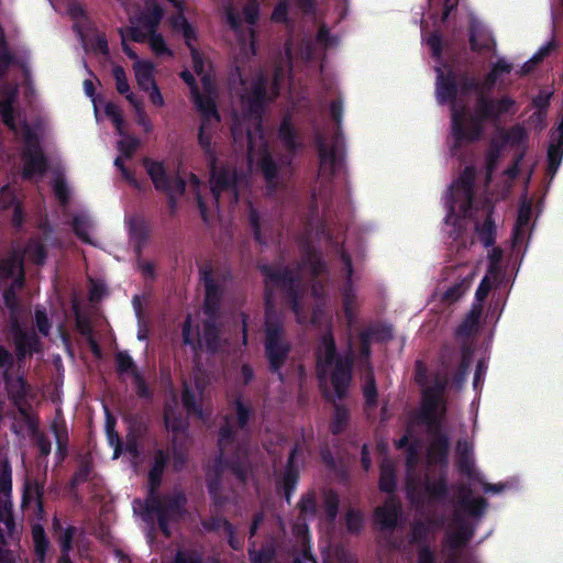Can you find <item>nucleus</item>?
<instances>
[{
    "instance_id": "obj_1",
    "label": "nucleus",
    "mask_w": 563,
    "mask_h": 563,
    "mask_svg": "<svg viewBox=\"0 0 563 563\" xmlns=\"http://www.w3.org/2000/svg\"><path fill=\"white\" fill-rule=\"evenodd\" d=\"M290 48L286 47V57L275 69L273 84L267 87L262 75H257L250 82L241 79L243 92L241 95L242 114L235 115L232 134L235 142L244 136L247 141L249 162L251 168L258 167L268 184L279 179V168L272 162L266 151V141L260 125V112L265 102L277 97L279 88L284 87L289 78Z\"/></svg>"
},
{
    "instance_id": "obj_2",
    "label": "nucleus",
    "mask_w": 563,
    "mask_h": 563,
    "mask_svg": "<svg viewBox=\"0 0 563 563\" xmlns=\"http://www.w3.org/2000/svg\"><path fill=\"white\" fill-rule=\"evenodd\" d=\"M144 166L154 186L168 192L172 198L177 194L192 196L205 221L212 220L220 214L221 210L230 209L238 201L239 195L246 184L244 177H238L235 173H231L227 168H218L212 157L210 158V192H205L206 187L194 175L187 181L176 180L172 183L163 163L145 159Z\"/></svg>"
},
{
    "instance_id": "obj_3",
    "label": "nucleus",
    "mask_w": 563,
    "mask_h": 563,
    "mask_svg": "<svg viewBox=\"0 0 563 563\" xmlns=\"http://www.w3.org/2000/svg\"><path fill=\"white\" fill-rule=\"evenodd\" d=\"M437 80V97L440 102L451 99L452 108V132L459 142H472L479 137L483 132V123L487 120L500 118L506 114H512L517 108L515 101L510 98H503L496 102L487 103L475 89L473 92H466L457 98V91L454 87L451 76L444 77L439 67Z\"/></svg>"
},
{
    "instance_id": "obj_4",
    "label": "nucleus",
    "mask_w": 563,
    "mask_h": 563,
    "mask_svg": "<svg viewBox=\"0 0 563 563\" xmlns=\"http://www.w3.org/2000/svg\"><path fill=\"white\" fill-rule=\"evenodd\" d=\"M474 175L473 168H466L461 178L451 186L448 195L444 197L448 208L445 223L462 230L465 227V221L472 219L474 214L483 217V224L481 227L476 224V234L485 246H489L494 241V225L489 218L488 206H484L482 209H474L472 206Z\"/></svg>"
},
{
    "instance_id": "obj_5",
    "label": "nucleus",
    "mask_w": 563,
    "mask_h": 563,
    "mask_svg": "<svg viewBox=\"0 0 563 563\" xmlns=\"http://www.w3.org/2000/svg\"><path fill=\"white\" fill-rule=\"evenodd\" d=\"M13 99L14 91L12 89H0V113L2 114L3 123L24 140L26 150L23 154V176L31 178L42 175L45 169V162L37 146L40 128L31 129V126L21 119L20 113L16 114L15 121L11 108Z\"/></svg>"
},
{
    "instance_id": "obj_6",
    "label": "nucleus",
    "mask_w": 563,
    "mask_h": 563,
    "mask_svg": "<svg viewBox=\"0 0 563 563\" xmlns=\"http://www.w3.org/2000/svg\"><path fill=\"white\" fill-rule=\"evenodd\" d=\"M144 10L140 13H130V26L121 30L122 46L126 45L128 38L135 42L147 41L148 46L155 55L172 56L173 52L167 46L165 38L156 31L163 18V10L156 0H143Z\"/></svg>"
},
{
    "instance_id": "obj_7",
    "label": "nucleus",
    "mask_w": 563,
    "mask_h": 563,
    "mask_svg": "<svg viewBox=\"0 0 563 563\" xmlns=\"http://www.w3.org/2000/svg\"><path fill=\"white\" fill-rule=\"evenodd\" d=\"M527 132L516 125L510 130H501L493 137L485 157L487 178L490 179L493 172L501 157L508 153H514L511 164L503 172L504 184H508L518 174V166L521 163L526 150Z\"/></svg>"
},
{
    "instance_id": "obj_8",
    "label": "nucleus",
    "mask_w": 563,
    "mask_h": 563,
    "mask_svg": "<svg viewBox=\"0 0 563 563\" xmlns=\"http://www.w3.org/2000/svg\"><path fill=\"white\" fill-rule=\"evenodd\" d=\"M163 465L164 457L161 454L156 459V463L150 472L151 494L145 503L135 501L133 510L146 521L152 520L154 515L157 516L162 530L165 534H169L167 522L169 520H175L180 516L185 498L180 493H176L173 497L165 500H159L154 495L153 490L154 487L158 485Z\"/></svg>"
},
{
    "instance_id": "obj_9",
    "label": "nucleus",
    "mask_w": 563,
    "mask_h": 563,
    "mask_svg": "<svg viewBox=\"0 0 563 563\" xmlns=\"http://www.w3.org/2000/svg\"><path fill=\"white\" fill-rule=\"evenodd\" d=\"M317 366L321 384L325 391L338 397L344 395L350 383L349 363L334 356V345L331 336H325L317 351Z\"/></svg>"
},
{
    "instance_id": "obj_10",
    "label": "nucleus",
    "mask_w": 563,
    "mask_h": 563,
    "mask_svg": "<svg viewBox=\"0 0 563 563\" xmlns=\"http://www.w3.org/2000/svg\"><path fill=\"white\" fill-rule=\"evenodd\" d=\"M483 508V500L474 498L471 494V489H460L454 519L448 534V541L452 547H459L471 538L472 530L470 519L478 516Z\"/></svg>"
},
{
    "instance_id": "obj_11",
    "label": "nucleus",
    "mask_w": 563,
    "mask_h": 563,
    "mask_svg": "<svg viewBox=\"0 0 563 563\" xmlns=\"http://www.w3.org/2000/svg\"><path fill=\"white\" fill-rule=\"evenodd\" d=\"M257 18L258 7L255 3H251L244 10V19L249 24L245 29H243L241 18L232 9H229L227 12V20L236 42L235 49L243 58L255 54L254 30L252 25L256 22Z\"/></svg>"
},
{
    "instance_id": "obj_12",
    "label": "nucleus",
    "mask_w": 563,
    "mask_h": 563,
    "mask_svg": "<svg viewBox=\"0 0 563 563\" xmlns=\"http://www.w3.org/2000/svg\"><path fill=\"white\" fill-rule=\"evenodd\" d=\"M34 263L44 260V251L40 243L32 242L23 252L14 251L11 258L0 264V288L20 287L23 282V257Z\"/></svg>"
},
{
    "instance_id": "obj_13",
    "label": "nucleus",
    "mask_w": 563,
    "mask_h": 563,
    "mask_svg": "<svg viewBox=\"0 0 563 563\" xmlns=\"http://www.w3.org/2000/svg\"><path fill=\"white\" fill-rule=\"evenodd\" d=\"M11 489V471L4 460H0V492L3 497L0 498V562L9 563V558L3 551V544L5 543V537H11L13 533V521L10 515V503L8 499V493Z\"/></svg>"
},
{
    "instance_id": "obj_14",
    "label": "nucleus",
    "mask_w": 563,
    "mask_h": 563,
    "mask_svg": "<svg viewBox=\"0 0 563 563\" xmlns=\"http://www.w3.org/2000/svg\"><path fill=\"white\" fill-rule=\"evenodd\" d=\"M218 336V329L213 323L209 321L206 322L203 334L200 333L199 330V318L194 316H188L184 327H183V341L185 344L192 347V350L197 349H207L213 351L217 349L216 339Z\"/></svg>"
},
{
    "instance_id": "obj_15",
    "label": "nucleus",
    "mask_w": 563,
    "mask_h": 563,
    "mask_svg": "<svg viewBox=\"0 0 563 563\" xmlns=\"http://www.w3.org/2000/svg\"><path fill=\"white\" fill-rule=\"evenodd\" d=\"M342 141L339 136L333 142L319 140L320 170L323 175H332L341 166Z\"/></svg>"
},
{
    "instance_id": "obj_16",
    "label": "nucleus",
    "mask_w": 563,
    "mask_h": 563,
    "mask_svg": "<svg viewBox=\"0 0 563 563\" xmlns=\"http://www.w3.org/2000/svg\"><path fill=\"white\" fill-rule=\"evenodd\" d=\"M124 53L133 59L132 69L135 81L141 90L156 84L155 65L148 59L140 58L128 45L123 46Z\"/></svg>"
},
{
    "instance_id": "obj_17",
    "label": "nucleus",
    "mask_w": 563,
    "mask_h": 563,
    "mask_svg": "<svg viewBox=\"0 0 563 563\" xmlns=\"http://www.w3.org/2000/svg\"><path fill=\"white\" fill-rule=\"evenodd\" d=\"M278 327L273 324L267 316L266 320V353L271 365L277 369L283 363L288 346L280 341Z\"/></svg>"
},
{
    "instance_id": "obj_18",
    "label": "nucleus",
    "mask_w": 563,
    "mask_h": 563,
    "mask_svg": "<svg viewBox=\"0 0 563 563\" xmlns=\"http://www.w3.org/2000/svg\"><path fill=\"white\" fill-rule=\"evenodd\" d=\"M120 135V140L118 141V151L120 155L115 158L114 165L120 169L122 177L129 181L130 184L136 186L137 183L131 173L125 166H124V159L129 158L133 152L139 146V139L132 135H129L125 133V129L123 130L122 134Z\"/></svg>"
},
{
    "instance_id": "obj_19",
    "label": "nucleus",
    "mask_w": 563,
    "mask_h": 563,
    "mask_svg": "<svg viewBox=\"0 0 563 563\" xmlns=\"http://www.w3.org/2000/svg\"><path fill=\"white\" fill-rule=\"evenodd\" d=\"M92 104L96 120L100 122L103 119H109L114 125L118 134H122L126 122L120 107L113 102L103 101L102 99H92Z\"/></svg>"
},
{
    "instance_id": "obj_20",
    "label": "nucleus",
    "mask_w": 563,
    "mask_h": 563,
    "mask_svg": "<svg viewBox=\"0 0 563 563\" xmlns=\"http://www.w3.org/2000/svg\"><path fill=\"white\" fill-rule=\"evenodd\" d=\"M457 453L461 457V467L464 472H466L470 475L473 482L472 485L475 486L476 482H478V484L483 485V488L486 493H498L503 489V485L492 486L486 485L482 482L479 475L475 472L473 461L471 459L472 445L468 442H460L457 444Z\"/></svg>"
},
{
    "instance_id": "obj_21",
    "label": "nucleus",
    "mask_w": 563,
    "mask_h": 563,
    "mask_svg": "<svg viewBox=\"0 0 563 563\" xmlns=\"http://www.w3.org/2000/svg\"><path fill=\"white\" fill-rule=\"evenodd\" d=\"M444 492V483L442 478H439L437 482L427 481L422 485H415L409 483L408 485V495L412 499V501L422 503L424 500H430L437 497H441Z\"/></svg>"
},
{
    "instance_id": "obj_22",
    "label": "nucleus",
    "mask_w": 563,
    "mask_h": 563,
    "mask_svg": "<svg viewBox=\"0 0 563 563\" xmlns=\"http://www.w3.org/2000/svg\"><path fill=\"white\" fill-rule=\"evenodd\" d=\"M445 406L439 394L424 391L422 404V419L428 424H433L444 413Z\"/></svg>"
},
{
    "instance_id": "obj_23",
    "label": "nucleus",
    "mask_w": 563,
    "mask_h": 563,
    "mask_svg": "<svg viewBox=\"0 0 563 563\" xmlns=\"http://www.w3.org/2000/svg\"><path fill=\"white\" fill-rule=\"evenodd\" d=\"M164 417L166 429L168 431L179 432L185 429L186 422L181 417L180 406L175 395L166 401Z\"/></svg>"
},
{
    "instance_id": "obj_24",
    "label": "nucleus",
    "mask_w": 563,
    "mask_h": 563,
    "mask_svg": "<svg viewBox=\"0 0 563 563\" xmlns=\"http://www.w3.org/2000/svg\"><path fill=\"white\" fill-rule=\"evenodd\" d=\"M398 512H399V505L398 503L393 498L389 497L383 507H379L376 510L375 518L377 523L382 528H391L396 525V521L398 519Z\"/></svg>"
},
{
    "instance_id": "obj_25",
    "label": "nucleus",
    "mask_w": 563,
    "mask_h": 563,
    "mask_svg": "<svg viewBox=\"0 0 563 563\" xmlns=\"http://www.w3.org/2000/svg\"><path fill=\"white\" fill-rule=\"evenodd\" d=\"M471 45L473 49L489 48L494 45L490 34L481 26L473 15H470Z\"/></svg>"
},
{
    "instance_id": "obj_26",
    "label": "nucleus",
    "mask_w": 563,
    "mask_h": 563,
    "mask_svg": "<svg viewBox=\"0 0 563 563\" xmlns=\"http://www.w3.org/2000/svg\"><path fill=\"white\" fill-rule=\"evenodd\" d=\"M129 103L131 104L134 112V121L145 133H151L153 131V123L150 119L145 104L141 97L139 96H129Z\"/></svg>"
},
{
    "instance_id": "obj_27",
    "label": "nucleus",
    "mask_w": 563,
    "mask_h": 563,
    "mask_svg": "<svg viewBox=\"0 0 563 563\" xmlns=\"http://www.w3.org/2000/svg\"><path fill=\"white\" fill-rule=\"evenodd\" d=\"M201 400L202 393L200 390V387L196 384L194 388L189 384H186L183 394V401L184 406L187 408V411L189 413H196L198 416H201Z\"/></svg>"
},
{
    "instance_id": "obj_28",
    "label": "nucleus",
    "mask_w": 563,
    "mask_h": 563,
    "mask_svg": "<svg viewBox=\"0 0 563 563\" xmlns=\"http://www.w3.org/2000/svg\"><path fill=\"white\" fill-rule=\"evenodd\" d=\"M531 219V203H523L518 212L517 223L515 228V241L516 243L522 241L530 228Z\"/></svg>"
},
{
    "instance_id": "obj_29",
    "label": "nucleus",
    "mask_w": 563,
    "mask_h": 563,
    "mask_svg": "<svg viewBox=\"0 0 563 563\" xmlns=\"http://www.w3.org/2000/svg\"><path fill=\"white\" fill-rule=\"evenodd\" d=\"M14 341L19 355L24 356L32 353L36 347V339L33 334L22 332L20 329L15 330Z\"/></svg>"
},
{
    "instance_id": "obj_30",
    "label": "nucleus",
    "mask_w": 563,
    "mask_h": 563,
    "mask_svg": "<svg viewBox=\"0 0 563 563\" xmlns=\"http://www.w3.org/2000/svg\"><path fill=\"white\" fill-rule=\"evenodd\" d=\"M74 230L76 235L84 242L92 243L90 231L91 222L85 213H80L74 218Z\"/></svg>"
},
{
    "instance_id": "obj_31",
    "label": "nucleus",
    "mask_w": 563,
    "mask_h": 563,
    "mask_svg": "<svg viewBox=\"0 0 563 563\" xmlns=\"http://www.w3.org/2000/svg\"><path fill=\"white\" fill-rule=\"evenodd\" d=\"M112 75L115 81V88L119 93L123 95L125 99L129 101V96H137L133 91H131L126 74L121 66H114L112 69Z\"/></svg>"
},
{
    "instance_id": "obj_32",
    "label": "nucleus",
    "mask_w": 563,
    "mask_h": 563,
    "mask_svg": "<svg viewBox=\"0 0 563 563\" xmlns=\"http://www.w3.org/2000/svg\"><path fill=\"white\" fill-rule=\"evenodd\" d=\"M448 451L446 440L439 438L434 440V442L430 445L428 451V460L430 463L441 462Z\"/></svg>"
},
{
    "instance_id": "obj_33",
    "label": "nucleus",
    "mask_w": 563,
    "mask_h": 563,
    "mask_svg": "<svg viewBox=\"0 0 563 563\" xmlns=\"http://www.w3.org/2000/svg\"><path fill=\"white\" fill-rule=\"evenodd\" d=\"M554 48V42L550 41L547 44L542 45L538 52L528 60L522 67L520 73L527 74L529 73L532 67L537 64H539L549 53Z\"/></svg>"
},
{
    "instance_id": "obj_34",
    "label": "nucleus",
    "mask_w": 563,
    "mask_h": 563,
    "mask_svg": "<svg viewBox=\"0 0 563 563\" xmlns=\"http://www.w3.org/2000/svg\"><path fill=\"white\" fill-rule=\"evenodd\" d=\"M33 540L35 544V552L38 561L43 563L45 551L47 549V542L45 540L44 530L41 526L35 525L32 530Z\"/></svg>"
},
{
    "instance_id": "obj_35",
    "label": "nucleus",
    "mask_w": 563,
    "mask_h": 563,
    "mask_svg": "<svg viewBox=\"0 0 563 563\" xmlns=\"http://www.w3.org/2000/svg\"><path fill=\"white\" fill-rule=\"evenodd\" d=\"M473 276H474V272L472 269H470V272L466 274L465 278L463 279V282L460 285H457L453 288H450L444 292L443 299L446 301H454L457 298H460L462 296V294L466 290L468 285L471 284V279L473 278Z\"/></svg>"
},
{
    "instance_id": "obj_36",
    "label": "nucleus",
    "mask_w": 563,
    "mask_h": 563,
    "mask_svg": "<svg viewBox=\"0 0 563 563\" xmlns=\"http://www.w3.org/2000/svg\"><path fill=\"white\" fill-rule=\"evenodd\" d=\"M117 362H118V368L122 374L131 373L135 383L140 382V377H139V374L135 372L132 358L126 353H123V352L118 353Z\"/></svg>"
},
{
    "instance_id": "obj_37",
    "label": "nucleus",
    "mask_w": 563,
    "mask_h": 563,
    "mask_svg": "<svg viewBox=\"0 0 563 563\" xmlns=\"http://www.w3.org/2000/svg\"><path fill=\"white\" fill-rule=\"evenodd\" d=\"M379 486L385 492H391L395 487L394 470L387 463L382 465Z\"/></svg>"
},
{
    "instance_id": "obj_38",
    "label": "nucleus",
    "mask_w": 563,
    "mask_h": 563,
    "mask_svg": "<svg viewBox=\"0 0 563 563\" xmlns=\"http://www.w3.org/2000/svg\"><path fill=\"white\" fill-rule=\"evenodd\" d=\"M548 98H549V96L540 97L537 100H534V102H533L534 107L537 108V112L531 118L530 124H534L536 128H538V126L542 128L544 124L545 117H544L543 108L548 103Z\"/></svg>"
},
{
    "instance_id": "obj_39",
    "label": "nucleus",
    "mask_w": 563,
    "mask_h": 563,
    "mask_svg": "<svg viewBox=\"0 0 563 563\" xmlns=\"http://www.w3.org/2000/svg\"><path fill=\"white\" fill-rule=\"evenodd\" d=\"M510 69H511V67L508 63H506L505 60H499L498 63H496V65L493 67L492 71L489 73L487 80H486V85L487 86L494 85L495 82L498 81L499 77L503 74L509 73Z\"/></svg>"
},
{
    "instance_id": "obj_40",
    "label": "nucleus",
    "mask_w": 563,
    "mask_h": 563,
    "mask_svg": "<svg viewBox=\"0 0 563 563\" xmlns=\"http://www.w3.org/2000/svg\"><path fill=\"white\" fill-rule=\"evenodd\" d=\"M106 430L109 444L114 448L113 459H117L120 454H122V449L120 445L119 437L113 431V421L110 418L107 420Z\"/></svg>"
},
{
    "instance_id": "obj_41",
    "label": "nucleus",
    "mask_w": 563,
    "mask_h": 563,
    "mask_svg": "<svg viewBox=\"0 0 563 563\" xmlns=\"http://www.w3.org/2000/svg\"><path fill=\"white\" fill-rule=\"evenodd\" d=\"M142 91L147 93L148 100L152 103V106L156 108H163L165 106V100L161 92V89L157 86V82L152 86H148L147 88H144Z\"/></svg>"
},
{
    "instance_id": "obj_42",
    "label": "nucleus",
    "mask_w": 563,
    "mask_h": 563,
    "mask_svg": "<svg viewBox=\"0 0 563 563\" xmlns=\"http://www.w3.org/2000/svg\"><path fill=\"white\" fill-rule=\"evenodd\" d=\"M279 137L289 147L295 145L294 142V126L289 120H285L279 129Z\"/></svg>"
},
{
    "instance_id": "obj_43",
    "label": "nucleus",
    "mask_w": 563,
    "mask_h": 563,
    "mask_svg": "<svg viewBox=\"0 0 563 563\" xmlns=\"http://www.w3.org/2000/svg\"><path fill=\"white\" fill-rule=\"evenodd\" d=\"M291 2L292 0H280L273 11L272 20L277 23L285 22L287 20V11Z\"/></svg>"
},
{
    "instance_id": "obj_44",
    "label": "nucleus",
    "mask_w": 563,
    "mask_h": 563,
    "mask_svg": "<svg viewBox=\"0 0 563 563\" xmlns=\"http://www.w3.org/2000/svg\"><path fill=\"white\" fill-rule=\"evenodd\" d=\"M76 532L75 528H66L59 534L60 545L64 552L69 551L70 541Z\"/></svg>"
},
{
    "instance_id": "obj_45",
    "label": "nucleus",
    "mask_w": 563,
    "mask_h": 563,
    "mask_svg": "<svg viewBox=\"0 0 563 563\" xmlns=\"http://www.w3.org/2000/svg\"><path fill=\"white\" fill-rule=\"evenodd\" d=\"M35 320H36V325H37L38 330L44 335H47L48 334V330H49V325L47 323V318H46L45 311L41 310V309H36L35 310Z\"/></svg>"
},
{
    "instance_id": "obj_46",
    "label": "nucleus",
    "mask_w": 563,
    "mask_h": 563,
    "mask_svg": "<svg viewBox=\"0 0 563 563\" xmlns=\"http://www.w3.org/2000/svg\"><path fill=\"white\" fill-rule=\"evenodd\" d=\"M346 523H347V528L351 531H356V530H358V528L362 525V516L360 515V512L351 510L347 514Z\"/></svg>"
},
{
    "instance_id": "obj_47",
    "label": "nucleus",
    "mask_w": 563,
    "mask_h": 563,
    "mask_svg": "<svg viewBox=\"0 0 563 563\" xmlns=\"http://www.w3.org/2000/svg\"><path fill=\"white\" fill-rule=\"evenodd\" d=\"M235 411L238 415L239 424L241 427L244 426L249 418V412H250L249 407L246 405H244L241 400H238L235 402Z\"/></svg>"
},
{
    "instance_id": "obj_48",
    "label": "nucleus",
    "mask_w": 563,
    "mask_h": 563,
    "mask_svg": "<svg viewBox=\"0 0 563 563\" xmlns=\"http://www.w3.org/2000/svg\"><path fill=\"white\" fill-rule=\"evenodd\" d=\"M106 291L104 285L101 282H91L90 286V299L99 300Z\"/></svg>"
},
{
    "instance_id": "obj_49",
    "label": "nucleus",
    "mask_w": 563,
    "mask_h": 563,
    "mask_svg": "<svg viewBox=\"0 0 563 563\" xmlns=\"http://www.w3.org/2000/svg\"><path fill=\"white\" fill-rule=\"evenodd\" d=\"M54 191H55V195L56 197L60 200V201H66V192H67V189H66V186L64 184V180L59 177H57L55 180H54Z\"/></svg>"
},
{
    "instance_id": "obj_50",
    "label": "nucleus",
    "mask_w": 563,
    "mask_h": 563,
    "mask_svg": "<svg viewBox=\"0 0 563 563\" xmlns=\"http://www.w3.org/2000/svg\"><path fill=\"white\" fill-rule=\"evenodd\" d=\"M12 364V356L0 347V369L3 376H7V372Z\"/></svg>"
},
{
    "instance_id": "obj_51",
    "label": "nucleus",
    "mask_w": 563,
    "mask_h": 563,
    "mask_svg": "<svg viewBox=\"0 0 563 563\" xmlns=\"http://www.w3.org/2000/svg\"><path fill=\"white\" fill-rule=\"evenodd\" d=\"M10 63V56L3 42L2 29L0 27V69L8 66Z\"/></svg>"
},
{
    "instance_id": "obj_52",
    "label": "nucleus",
    "mask_w": 563,
    "mask_h": 563,
    "mask_svg": "<svg viewBox=\"0 0 563 563\" xmlns=\"http://www.w3.org/2000/svg\"><path fill=\"white\" fill-rule=\"evenodd\" d=\"M123 454L125 457H128V460L131 463H134V459L137 455V450H136V445L132 439H128Z\"/></svg>"
},
{
    "instance_id": "obj_53",
    "label": "nucleus",
    "mask_w": 563,
    "mask_h": 563,
    "mask_svg": "<svg viewBox=\"0 0 563 563\" xmlns=\"http://www.w3.org/2000/svg\"><path fill=\"white\" fill-rule=\"evenodd\" d=\"M327 511L330 518H333L336 514L338 497L334 494H330L325 499Z\"/></svg>"
},
{
    "instance_id": "obj_54",
    "label": "nucleus",
    "mask_w": 563,
    "mask_h": 563,
    "mask_svg": "<svg viewBox=\"0 0 563 563\" xmlns=\"http://www.w3.org/2000/svg\"><path fill=\"white\" fill-rule=\"evenodd\" d=\"M427 44L430 47L432 54L438 56L441 49V40L437 34H432L428 40Z\"/></svg>"
},
{
    "instance_id": "obj_55",
    "label": "nucleus",
    "mask_w": 563,
    "mask_h": 563,
    "mask_svg": "<svg viewBox=\"0 0 563 563\" xmlns=\"http://www.w3.org/2000/svg\"><path fill=\"white\" fill-rule=\"evenodd\" d=\"M364 397H365L367 405H373L375 402L376 389L372 382H369L365 385Z\"/></svg>"
},
{
    "instance_id": "obj_56",
    "label": "nucleus",
    "mask_w": 563,
    "mask_h": 563,
    "mask_svg": "<svg viewBox=\"0 0 563 563\" xmlns=\"http://www.w3.org/2000/svg\"><path fill=\"white\" fill-rule=\"evenodd\" d=\"M317 42L320 45L331 46V45L336 44V38L330 36L325 30H321L319 32Z\"/></svg>"
},
{
    "instance_id": "obj_57",
    "label": "nucleus",
    "mask_w": 563,
    "mask_h": 563,
    "mask_svg": "<svg viewBox=\"0 0 563 563\" xmlns=\"http://www.w3.org/2000/svg\"><path fill=\"white\" fill-rule=\"evenodd\" d=\"M207 295H206V314L210 313V305L214 298L213 287L210 280L206 282Z\"/></svg>"
},
{
    "instance_id": "obj_58",
    "label": "nucleus",
    "mask_w": 563,
    "mask_h": 563,
    "mask_svg": "<svg viewBox=\"0 0 563 563\" xmlns=\"http://www.w3.org/2000/svg\"><path fill=\"white\" fill-rule=\"evenodd\" d=\"M352 300H353V295L351 294V291L350 290L344 291V294H343V303H344L345 312L347 314L351 313Z\"/></svg>"
},
{
    "instance_id": "obj_59",
    "label": "nucleus",
    "mask_w": 563,
    "mask_h": 563,
    "mask_svg": "<svg viewBox=\"0 0 563 563\" xmlns=\"http://www.w3.org/2000/svg\"><path fill=\"white\" fill-rule=\"evenodd\" d=\"M488 290H489V283L487 282V278H484L476 291V295L479 299H482L487 295Z\"/></svg>"
},
{
    "instance_id": "obj_60",
    "label": "nucleus",
    "mask_w": 563,
    "mask_h": 563,
    "mask_svg": "<svg viewBox=\"0 0 563 563\" xmlns=\"http://www.w3.org/2000/svg\"><path fill=\"white\" fill-rule=\"evenodd\" d=\"M457 2L459 0H445L442 20H445L450 15L451 10L457 4Z\"/></svg>"
},
{
    "instance_id": "obj_61",
    "label": "nucleus",
    "mask_w": 563,
    "mask_h": 563,
    "mask_svg": "<svg viewBox=\"0 0 563 563\" xmlns=\"http://www.w3.org/2000/svg\"><path fill=\"white\" fill-rule=\"evenodd\" d=\"M313 55H316V48H312L310 44H307L303 48H301V57L303 59L309 60L313 57Z\"/></svg>"
},
{
    "instance_id": "obj_62",
    "label": "nucleus",
    "mask_w": 563,
    "mask_h": 563,
    "mask_svg": "<svg viewBox=\"0 0 563 563\" xmlns=\"http://www.w3.org/2000/svg\"><path fill=\"white\" fill-rule=\"evenodd\" d=\"M252 561L253 563H264L269 559L268 553H257V552H251Z\"/></svg>"
},
{
    "instance_id": "obj_63",
    "label": "nucleus",
    "mask_w": 563,
    "mask_h": 563,
    "mask_svg": "<svg viewBox=\"0 0 563 563\" xmlns=\"http://www.w3.org/2000/svg\"><path fill=\"white\" fill-rule=\"evenodd\" d=\"M419 563H432L431 553L427 550H422L419 554Z\"/></svg>"
},
{
    "instance_id": "obj_64",
    "label": "nucleus",
    "mask_w": 563,
    "mask_h": 563,
    "mask_svg": "<svg viewBox=\"0 0 563 563\" xmlns=\"http://www.w3.org/2000/svg\"><path fill=\"white\" fill-rule=\"evenodd\" d=\"M176 563H200V561L194 558L185 556L184 554H179L177 556Z\"/></svg>"
}]
</instances>
